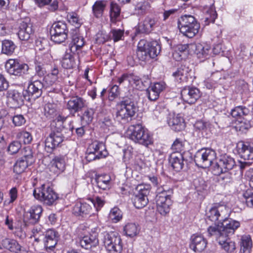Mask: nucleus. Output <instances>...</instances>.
Returning <instances> with one entry per match:
<instances>
[{
	"label": "nucleus",
	"instance_id": "1",
	"mask_svg": "<svg viewBox=\"0 0 253 253\" xmlns=\"http://www.w3.org/2000/svg\"><path fill=\"white\" fill-rule=\"evenodd\" d=\"M161 47L156 41L152 42L141 40L137 44V56L142 61L149 60L158 56L161 51Z\"/></svg>",
	"mask_w": 253,
	"mask_h": 253
},
{
	"label": "nucleus",
	"instance_id": "2",
	"mask_svg": "<svg viewBox=\"0 0 253 253\" xmlns=\"http://www.w3.org/2000/svg\"><path fill=\"white\" fill-rule=\"evenodd\" d=\"M126 135L134 142L145 146H148L153 143L152 137L140 124L129 126L126 132Z\"/></svg>",
	"mask_w": 253,
	"mask_h": 253
},
{
	"label": "nucleus",
	"instance_id": "3",
	"mask_svg": "<svg viewBox=\"0 0 253 253\" xmlns=\"http://www.w3.org/2000/svg\"><path fill=\"white\" fill-rule=\"evenodd\" d=\"M178 27L184 36L192 38L198 33L200 26L194 16L184 15L178 19Z\"/></svg>",
	"mask_w": 253,
	"mask_h": 253
},
{
	"label": "nucleus",
	"instance_id": "4",
	"mask_svg": "<svg viewBox=\"0 0 253 253\" xmlns=\"http://www.w3.org/2000/svg\"><path fill=\"white\" fill-rule=\"evenodd\" d=\"M156 205L158 211L163 215L168 214L170 210L172 201L170 198L172 190L159 187L157 190Z\"/></svg>",
	"mask_w": 253,
	"mask_h": 253
},
{
	"label": "nucleus",
	"instance_id": "5",
	"mask_svg": "<svg viewBox=\"0 0 253 253\" xmlns=\"http://www.w3.org/2000/svg\"><path fill=\"white\" fill-rule=\"evenodd\" d=\"M136 110L133 101L130 99L123 100L117 106L115 119L118 122L127 123L131 120Z\"/></svg>",
	"mask_w": 253,
	"mask_h": 253
},
{
	"label": "nucleus",
	"instance_id": "6",
	"mask_svg": "<svg viewBox=\"0 0 253 253\" xmlns=\"http://www.w3.org/2000/svg\"><path fill=\"white\" fill-rule=\"evenodd\" d=\"M33 195L36 199L48 206L53 205L59 198L52 188L45 184L35 189Z\"/></svg>",
	"mask_w": 253,
	"mask_h": 253
},
{
	"label": "nucleus",
	"instance_id": "7",
	"mask_svg": "<svg viewBox=\"0 0 253 253\" xmlns=\"http://www.w3.org/2000/svg\"><path fill=\"white\" fill-rule=\"evenodd\" d=\"M102 240L106 250L110 253H121L123 244L118 234L115 232H104L102 233Z\"/></svg>",
	"mask_w": 253,
	"mask_h": 253
},
{
	"label": "nucleus",
	"instance_id": "8",
	"mask_svg": "<svg viewBox=\"0 0 253 253\" xmlns=\"http://www.w3.org/2000/svg\"><path fill=\"white\" fill-rule=\"evenodd\" d=\"M216 158L215 151L211 148H203L198 151L194 157L196 165L203 168H208L211 166Z\"/></svg>",
	"mask_w": 253,
	"mask_h": 253
},
{
	"label": "nucleus",
	"instance_id": "9",
	"mask_svg": "<svg viewBox=\"0 0 253 253\" xmlns=\"http://www.w3.org/2000/svg\"><path fill=\"white\" fill-rule=\"evenodd\" d=\"M68 29L65 22H55L53 23L50 30L51 40L57 43L63 42L68 38Z\"/></svg>",
	"mask_w": 253,
	"mask_h": 253
},
{
	"label": "nucleus",
	"instance_id": "10",
	"mask_svg": "<svg viewBox=\"0 0 253 253\" xmlns=\"http://www.w3.org/2000/svg\"><path fill=\"white\" fill-rule=\"evenodd\" d=\"M108 153L104 143L94 141L90 144L86 150L85 158L89 161L105 158Z\"/></svg>",
	"mask_w": 253,
	"mask_h": 253
},
{
	"label": "nucleus",
	"instance_id": "11",
	"mask_svg": "<svg viewBox=\"0 0 253 253\" xmlns=\"http://www.w3.org/2000/svg\"><path fill=\"white\" fill-rule=\"evenodd\" d=\"M207 232L209 237L213 236L216 238L219 245L226 252L229 253H234L236 249L235 244L232 241L229 236L227 235H221L215 228H208Z\"/></svg>",
	"mask_w": 253,
	"mask_h": 253
},
{
	"label": "nucleus",
	"instance_id": "12",
	"mask_svg": "<svg viewBox=\"0 0 253 253\" xmlns=\"http://www.w3.org/2000/svg\"><path fill=\"white\" fill-rule=\"evenodd\" d=\"M206 216L212 222L218 221L221 223L229 216V210L225 206H214L207 211Z\"/></svg>",
	"mask_w": 253,
	"mask_h": 253
},
{
	"label": "nucleus",
	"instance_id": "13",
	"mask_svg": "<svg viewBox=\"0 0 253 253\" xmlns=\"http://www.w3.org/2000/svg\"><path fill=\"white\" fill-rule=\"evenodd\" d=\"M239 221L231 218H226L218 224L210 226L208 228H215L216 230L219 231L221 235L229 236L234 233L235 230L240 227Z\"/></svg>",
	"mask_w": 253,
	"mask_h": 253
},
{
	"label": "nucleus",
	"instance_id": "14",
	"mask_svg": "<svg viewBox=\"0 0 253 253\" xmlns=\"http://www.w3.org/2000/svg\"><path fill=\"white\" fill-rule=\"evenodd\" d=\"M137 193L135 194L133 203L137 209H141L145 207L148 203V195L150 191L149 185H139L136 188Z\"/></svg>",
	"mask_w": 253,
	"mask_h": 253
},
{
	"label": "nucleus",
	"instance_id": "15",
	"mask_svg": "<svg viewBox=\"0 0 253 253\" xmlns=\"http://www.w3.org/2000/svg\"><path fill=\"white\" fill-rule=\"evenodd\" d=\"M236 166L233 158L224 155L221 156L218 162L213 166L212 171L214 175H220L223 171L231 170Z\"/></svg>",
	"mask_w": 253,
	"mask_h": 253
},
{
	"label": "nucleus",
	"instance_id": "16",
	"mask_svg": "<svg viewBox=\"0 0 253 253\" xmlns=\"http://www.w3.org/2000/svg\"><path fill=\"white\" fill-rule=\"evenodd\" d=\"M5 67L9 74L18 76L27 74L29 69V66L27 64L14 59L8 60L5 63Z\"/></svg>",
	"mask_w": 253,
	"mask_h": 253
},
{
	"label": "nucleus",
	"instance_id": "17",
	"mask_svg": "<svg viewBox=\"0 0 253 253\" xmlns=\"http://www.w3.org/2000/svg\"><path fill=\"white\" fill-rule=\"evenodd\" d=\"M191 46L194 49L195 54L201 61L209 59L212 53L215 54L217 52L215 51V48L212 49L210 44L205 42L195 43L191 44Z\"/></svg>",
	"mask_w": 253,
	"mask_h": 253
},
{
	"label": "nucleus",
	"instance_id": "18",
	"mask_svg": "<svg viewBox=\"0 0 253 253\" xmlns=\"http://www.w3.org/2000/svg\"><path fill=\"white\" fill-rule=\"evenodd\" d=\"M98 230V228H94L91 229L89 235H85L80 239V244L81 247L86 250H90L96 247L99 244Z\"/></svg>",
	"mask_w": 253,
	"mask_h": 253
},
{
	"label": "nucleus",
	"instance_id": "19",
	"mask_svg": "<svg viewBox=\"0 0 253 253\" xmlns=\"http://www.w3.org/2000/svg\"><path fill=\"white\" fill-rule=\"evenodd\" d=\"M64 137L58 131L51 132L44 141L45 150L47 153H51L63 141Z\"/></svg>",
	"mask_w": 253,
	"mask_h": 253
},
{
	"label": "nucleus",
	"instance_id": "20",
	"mask_svg": "<svg viewBox=\"0 0 253 253\" xmlns=\"http://www.w3.org/2000/svg\"><path fill=\"white\" fill-rule=\"evenodd\" d=\"M42 211L41 206H32L24 215L23 221L25 225H28L29 224H33L37 223L40 220Z\"/></svg>",
	"mask_w": 253,
	"mask_h": 253
},
{
	"label": "nucleus",
	"instance_id": "21",
	"mask_svg": "<svg viewBox=\"0 0 253 253\" xmlns=\"http://www.w3.org/2000/svg\"><path fill=\"white\" fill-rule=\"evenodd\" d=\"M8 98L10 107L12 108H19L24 104L25 99L27 100V96L24 92H20L18 90H9L7 92Z\"/></svg>",
	"mask_w": 253,
	"mask_h": 253
},
{
	"label": "nucleus",
	"instance_id": "22",
	"mask_svg": "<svg viewBox=\"0 0 253 253\" xmlns=\"http://www.w3.org/2000/svg\"><path fill=\"white\" fill-rule=\"evenodd\" d=\"M86 106V101L79 96H72L68 101L67 109L70 114L74 116L77 113L82 111Z\"/></svg>",
	"mask_w": 253,
	"mask_h": 253
},
{
	"label": "nucleus",
	"instance_id": "23",
	"mask_svg": "<svg viewBox=\"0 0 253 253\" xmlns=\"http://www.w3.org/2000/svg\"><path fill=\"white\" fill-rule=\"evenodd\" d=\"M183 100L188 104L195 103L200 97L199 89L195 87L186 86L181 91Z\"/></svg>",
	"mask_w": 253,
	"mask_h": 253
},
{
	"label": "nucleus",
	"instance_id": "24",
	"mask_svg": "<svg viewBox=\"0 0 253 253\" xmlns=\"http://www.w3.org/2000/svg\"><path fill=\"white\" fill-rule=\"evenodd\" d=\"M0 249H5L15 253H27L15 240L4 238L0 242Z\"/></svg>",
	"mask_w": 253,
	"mask_h": 253
},
{
	"label": "nucleus",
	"instance_id": "25",
	"mask_svg": "<svg viewBox=\"0 0 253 253\" xmlns=\"http://www.w3.org/2000/svg\"><path fill=\"white\" fill-rule=\"evenodd\" d=\"M238 152L244 160L253 159V143L240 142L237 145Z\"/></svg>",
	"mask_w": 253,
	"mask_h": 253
},
{
	"label": "nucleus",
	"instance_id": "26",
	"mask_svg": "<svg viewBox=\"0 0 253 253\" xmlns=\"http://www.w3.org/2000/svg\"><path fill=\"white\" fill-rule=\"evenodd\" d=\"M166 85L164 82H158L151 84L146 90V94L149 100L154 101L158 99L160 93L165 89Z\"/></svg>",
	"mask_w": 253,
	"mask_h": 253
},
{
	"label": "nucleus",
	"instance_id": "27",
	"mask_svg": "<svg viewBox=\"0 0 253 253\" xmlns=\"http://www.w3.org/2000/svg\"><path fill=\"white\" fill-rule=\"evenodd\" d=\"M190 240V248L195 252H201L207 247V241L201 235H193Z\"/></svg>",
	"mask_w": 253,
	"mask_h": 253
},
{
	"label": "nucleus",
	"instance_id": "28",
	"mask_svg": "<svg viewBox=\"0 0 253 253\" xmlns=\"http://www.w3.org/2000/svg\"><path fill=\"white\" fill-rule=\"evenodd\" d=\"M43 85L42 81L39 80L33 81L28 85L27 90L25 91L28 94L27 100H30V96L33 99H36L40 97L42 92Z\"/></svg>",
	"mask_w": 253,
	"mask_h": 253
},
{
	"label": "nucleus",
	"instance_id": "29",
	"mask_svg": "<svg viewBox=\"0 0 253 253\" xmlns=\"http://www.w3.org/2000/svg\"><path fill=\"white\" fill-rule=\"evenodd\" d=\"M167 123L170 128L175 131H179L183 129L185 125L184 120L179 115L169 114L167 118Z\"/></svg>",
	"mask_w": 253,
	"mask_h": 253
},
{
	"label": "nucleus",
	"instance_id": "30",
	"mask_svg": "<svg viewBox=\"0 0 253 253\" xmlns=\"http://www.w3.org/2000/svg\"><path fill=\"white\" fill-rule=\"evenodd\" d=\"M34 32L32 24L30 22L22 21L19 27L17 35L20 40L27 41Z\"/></svg>",
	"mask_w": 253,
	"mask_h": 253
},
{
	"label": "nucleus",
	"instance_id": "31",
	"mask_svg": "<svg viewBox=\"0 0 253 253\" xmlns=\"http://www.w3.org/2000/svg\"><path fill=\"white\" fill-rule=\"evenodd\" d=\"M65 169V162L63 156H56L51 161L49 170L53 173L58 174Z\"/></svg>",
	"mask_w": 253,
	"mask_h": 253
},
{
	"label": "nucleus",
	"instance_id": "32",
	"mask_svg": "<svg viewBox=\"0 0 253 253\" xmlns=\"http://www.w3.org/2000/svg\"><path fill=\"white\" fill-rule=\"evenodd\" d=\"M58 233L53 229L48 230L43 237L44 246L46 249H52L57 244Z\"/></svg>",
	"mask_w": 253,
	"mask_h": 253
},
{
	"label": "nucleus",
	"instance_id": "33",
	"mask_svg": "<svg viewBox=\"0 0 253 253\" xmlns=\"http://www.w3.org/2000/svg\"><path fill=\"white\" fill-rule=\"evenodd\" d=\"M169 162L175 171H178L184 166V158L180 152H173L169 157Z\"/></svg>",
	"mask_w": 253,
	"mask_h": 253
},
{
	"label": "nucleus",
	"instance_id": "34",
	"mask_svg": "<svg viewBox=\"0 0 253 253\" xmlns=\"http://www.w3.org/2000/svg\"><path fill=\"white\" fill-rule=\"evenodd\" d=\"M156 22L154 18L147 16L138 24L137 31L139 33L148 34L153 30Z\"/></svg>",
	"mask_w": 253,
	"mask_h": 253
},
{
	"label": "nucleus",
	"instance_id": "35",
	"mask_svg": "<svg viewBox=\"0 0 253 253\" xmlns=\"http://www.w3.org/2000/svg\"><path fill=\"white\" fill-rule=\"evenodd\" d=\"M91 206L85 202H77L73 209V213L76 216L84 217L90 213Z\"/></svg>",
	"mask_w": 253,
	"mask_h": 253
},
{
	"label": "nucleus",
	"instance_id": "36",
	"mask_svg": "<svg viewBox=\"0 0 253 253\" xmlns=\"http://www.w3.org/2000/svg\"><path fill=\"white\" fill-rule=\"evenodd\" d=\"M95 182L97 187L100 190L106 191L111 187V177L108 175H96Z\"/></svg>",
	"mask_w": 253,
	"mask_h": 253
},
{
	"label": "nucleus",
	"instance_id": "37",
	"mask_svg": "<svg viewBox=\"0 0 253 253\" xmlns=\"http://www.w3.org/2000/svg\"><path fill=\"white\" fill-rule=\"evenodd\" d=\"M84 44V38L78 34L76 33L72 37V41L70 43V49L71 52L75 53L80 50Z\"/></svg>",
	"mask_w": 253,
	"mask_h": 253
},
{
	"label": "nucleus",
	"instance_id": "38",
	"mask_svg": "<svg viewBox=\"0 0 253 253\" xmlns=\"http://www.w3.org/2000/svg\"><path fill=\"white\" fill-rule=\"evenodd\" d=\"M188 47L189 45L187 44L177 45L172 53L173 59L179 61L185 58L188 52Z\"/></svg>",
	"mask_w": 253,
	"mask_h": 253
},
{
	"label": "nucleus",
	"instance_id": "39",
	"mask_svg": "<svg viewBox=\"0 0 253 253\" xmlns=\"http://www.w3.org/2000/svg\"><path fill=\"white\" fill-rule=\"evenodd\" d=\"M189 69L186 66H181L172 74L177 82H186L188 79Z\"/></svg>",
	"mask_w": 253,
	"mask_h": 253
},
{
	"label": "nucleus",
	"instance_id": "40",
	"mask_svg": "<svg viewBox=\"0 0 253 253\" xmlns=\"http://www.w3.org/2000/svg\"><path fill=\"white\" fill-rule=\"evenodd\" d=\"M151 8V4L147 0H142L138 2L135 6L134 12L138 16L145 14Z\"/></svg>",
	"mask_w": 253,
	"mask_h": 253
},
{
	"label": "nucleus",
	"instance_id": "41",
	"mask_svg": "<svg viewBox=\"0 0 253 253\" xmlns=\"http://www.w3.org/2000/svg\"><path fill=\"white\" fill-rule=\"evenodd\" d=\"M107 5V1L104 0H96L92 5V12L94 15L99 18L102 16Z\"/></svg>",
	"mask_w": 253,
	"mask_h": 253
},
{
	"label": "nucleus",
	"instance_id": "42",
	"mask_svg": "<svg viewBox=\"0 0 253 253\" xmlns=\"http://www.w3.org/2000/svg\"><path fill=\"white\" fill-rule=\"evenodd\" d=\"M253 247L250 235H245L242 237L241 242V253H251Z\"/></svg>",
	"mask_w": 253,
	"mask_h": 253
},
{
	"label": "nucleus",
	"instance_id": "43",
	"mask_svg": "<svg viewBox=\"0 0 253 253\" xmlns=\"http://www.w3.org/2000/svg\"><path fill=\"white\" fill-rule=\"evenodd\" d=\"M62 66L65 69H71L74 68L76 65L75 60L73 56L69 53H66L62 57L61 61Z\"/></svg>",
	"mask_w": 253,
	"mask_h": 253
},
{
	"label": "nucleus",
	"instance_id": "44",
	"mask_svg": "<svg viewBox=\"0 0 253 253\" xmlns=\"http://www.w3.org/2000/svg\"><path fill=\"white\" fill-rule=\"evenodd\" d=\"M43 113L48 120L54 119L57 115L55 105L51 103L46 104L44 106Z\"/></svg>",
	"mask_w": 253,
	"mask_h": 253
},
{
	"label": "nucleus",
	"instance_id": "45",
	"mask_svg": "<svg viewBox=\"0 0 253 253\" xmlns=\"http://www.w3.org/2000/svg\"><path fill=\"white\" fill-rule=\"evenodd\" d=\"M250 109L245 106H238L231 110V115L234 118H241L250 113Z\"/></svg>",
	"mask_w": 253,
	"mask_h": 253
},
{
	"label": "nucleus",
	"instance_id": "46",
	"mask_svg": "<svg viewBox=\"0 0 253 253\" xmlns=\"http://www.w3.org/2000/svg\"><path fill=\"white\" fill-rule=\"evenodd\" d=\"M32 164L24 161L23 158H21L17 160L14 165L13 171L17 174H21L23 173L26 168Z\"/></svg>",
	"mask_w": 253,
	"mask_h": 253
},
{
	"label": "nucleus",
	"instance_id": "47",
	"mask_svg": "<svg viewBox=\"0 0 253 253\" xmlns=\"http://www.w3.org/2000/svg\"><path fill=\"white\" fill-rule=\"evenodd\" d=\"M16 45L14 43L10 40H4L2 42L1 52L2 53L10 55L14 51Z\"/></svg>",
	"mask_w": 253,
	"mask_h": 253
},
{
	"label": "nucleus",
	"instance_id": "48",
	"mask_svg": "<svg viewBox=\"0 0 253 253\" xmlns=\"http://www.w3.org/2000/svg\"><path fill=\"white\" fill-rule=\"evenodd\" d=\"M35 49L37 51L45 52L49 51L48 41L45 39L39 38L35 41Z\"/></svg>",
	"mask_w": 253,
	"mask_h": 253
},
{
	"label": "nucleus",
	"instance_id": "49",
	"mask_svg": "<svg viewBox=\"0 0 253 253\" xmlns=\"http://www.w3.org/2000/svg\"><path fill=\"white\" fill-rule=\"evenodd\" d=\"M51 58V55L49 51L41 52L36 58V64L44 66V64H48L50 62Z\"/></svg>",
	"mask_w": 253,
	"mask_h": 253
},
{
	"label": "nucleus",
	"instance_id": "50",
	"mask_svg": "<svg viewBox=\"0 0 253 253\" xmlns=\"http://www.w3.org/2000/svg\"><path fill=\"white\" fill-rule=\"evenodd\" d=\"M217 17V13L213 6V3L210 6L205 14V21L208 23H213Z\"/></svg>",
	"mask_w": 253,
	"mask_h": 253
},
{
	"label": "nucleus",
	"instance_id": "51",
	"mask_svg": "<svg viewBox=\"0 0 253 253\" xmlns=\"http://www.w3.org/2000/svg\"><path fill=\"white\" fill-rule=\"evenodd\" d=\"M36 2L40 7L50 3L48 9L52 11L56 10L58 7V2L57 0H36Z\"/></svg>",
	"mask_w": 253,
	"mask_h": 253
},
{
	"label": "nucleus",
	"instance_id": "52",
	"mask_svg": "<svg viewBox=\"0 0 253 253\" xmlns=\"http://www.w3.org/2000/svg\"><path fill=\"white\" fill-rule=\"evenodd\" d=\"M109 218L113 222H118L122 218V211L117 207L113 208L110 211Z\"/></svg>",
	"mask_w": 253,
	"mask_h": 253
},
{
	"label": "nucleus",
	"instance_id": "53",
	"mask_svg": "<svg viewBox=\"0 0 253 253\" xmlns=\"http://www.w3.org/2000/svg\"><path fill=\"white\" fill-rule=\"evenodd\" d=\"M124 231L127 236L132 237L137 235L138 229L137 225L133 223H129L125 225Z\"/></svg>",
	"mask_w": 253,
	"mask_h": 253
},
{
	"label": "nucleus",
	"instance_id": "54",
	"mask_svg": "<svg viewBox=\"0 0 253 253\" xmlns=\"http://www.w3.org/2000/svg\"><path fill=\"white\" fill-rule=\"evenodd\" d=\"M21 154L23 158L24 161L30 163L31 164L34 162V158L33 155V152L31 148L30 147H25L23 149L20 151Z\"/></svg>",
	"mask_w": 253,
	"mask_h": 253
},
{
	"label": "nucleus",
	"instance_id": "55",
	"mask_svg": "<svg viewBox=\"0 0 253 253\" xmlns=\"http://www.w3.org/2000/svg\"><path fill=\"white\" fill-rule=\"evenodd\" d=\"M16 138L25 144H30L33 140L32 134L30 132L24 130L19 132L16 135Z\"/></svg>",
	"mask_w": 253,
	"mask_h": 253
},
{
	"label": "nucleus",
	"instance_id": "56",
	"mask_svg": "<svg viewBox=\"0 0 253 253\" xmlns=\"http://www.w3.org/2000/svg\"><path fill=\"white\" fill-rule=\"evenodd\" d=\"M43 233L44 232L41 226L34 227L32 230L31 238L33 237L36 242H39L43 239Z\"/></svg>",
	"mask_w": 253,
	"mask_h": 253
},
{
	"label": "nucleus",
	"instance_id": "57",
	"mask_svg": "<svg viewBox=\"0 0 253 253\" xmlns=\"http://www.w3.org/2000/svg\"><path fill=\"white\" fill-rule=\"evenodd\" d=\"M121 9L119 6L113 2H111L110 11V16L112 21L115 20L120 14Z\"/></svg>",
	"mask_w": 253,
	"mask_h": 253
},
{
	"label": "nucleus",
	"instance_id": "58",
	"mask_svg": "<svg viewBox=\"0 0 253 253\" xmlns=\"http://www.w3.org/2000/svg\"><path fill=\"white\" fill-rule=\"evenodd\" d=\"M94 206L96 211L100 210L104 205L105 201L103 198L99 196L95 197L94 198L88 199Z\"/></svg>",
	"mask_w": 253,
	"mask_h": 253
},
{
	"label": "nucleus",
	"instance_id": "59",
	"mask_svg": "<svg viewBox=\"0 0 253 253\" xmlns=\"http://www.w3.org/2000/svg\"><path fill=\"white\" fill-rule=\"evenodd\" d=\"M21 148V143L18 141H13L8 145L7 151L10 155L16 154Z\"/></svg>",
	"mask_w": 253,
	"mask_h": 253
},
{
	"label": "nucleus",
	"instance_id": "60",
	"mask_svg": "<svg viewBox=\"0 0 253 253\" xmlns=\"http://www.w3.org/2000/svg\"><path fill=\"white\" fill-rule=\"evenodd\" d=\"M59 81H56L55 78L50 76L48 74L44 77L42 81L44 88H47L56 84Z\"/></svg>",
	"mask_w": 253,
	"mask_h": 253
},
{
	"label": "nucleus",
	"instance_id": "61",
	"mask_svg": "<svg viewBox=\"0 0 253 253\" xmlns=\"http://www.w3.org/2000/svg\"><path fill=\"white\" fill-rule=\"evenodd\" d=\"M94 110L91 108H88L84 111L82 116V120L85 121L86 123H90L93 120Z\"/></svg>",
	"mask_w": 253,
	"mask_h": 253
},
{
	"label": "nucleus",
	"instance_id": "62",
	"mask_svg": "<svg viewBox=\"0 0 253 253\" xmlns=\"http://www.w3.org/2000/svg\"><path fill=\"white\" fill-rule=\"evenodd\" d=\"M243 196L248 207L253 208V190L248 189L244 192Z\"/></svg>",
	"mask_w": 253,
	"mask_h": 253
},
{
	"label": "nucleus",
	"instance_id": "63",
	"mask_svg": "<svg viewBox=\"0 0 253 253\" xmlns=\"http://www.w3.org/2000/svg\"><path fill=\"white\" fill-rule=\"evenodd\" d=\"M220 174L219 180L222 184H226L232 182L233 177L231 173L229 171H223Z\"/></svg>",
	"mask_w": 253,
	"mask_h": 253
},
{
	"label": "nucleus",
	"instance_id": "64",
	"mask_svg": "<svg viewBox=\"0 0 253 253\" xmlns=\"http://www.w3.org/2000/svg\"><path fill=\"white\" fill-rule=\"evenodd\" d=\"M12 123L15 126H20L26 123V119L21 114H16L12 117Z\"/></svg>",
	"mask_w": 253,
	"mask_h": 253
}]
</instances>
